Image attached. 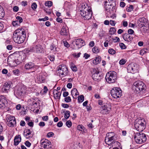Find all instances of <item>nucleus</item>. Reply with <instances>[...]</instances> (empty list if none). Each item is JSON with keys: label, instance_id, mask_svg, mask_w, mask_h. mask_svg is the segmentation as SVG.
Segmentation results:
<instances>
[{"label": "nucleus", "instance_id": "c9c22d12", "mask_svg": "<svg viewBox=\"0 0 149 149\" xmlns=\"http://www.w3.org/2000/svg\"><path fill=\"white\" fill-rule=\"evenodd\" d=\"M116 32V29L114 27H111L110 28L109 32L110 34L112 35L113 34Z\"/></svg>", "mask_w": 149, "mask_h": 149}, {"label": "nucleus", "instance_id": "6e6552de", "mask_svg": "<svg viewBox=\"0 0 149 149\" xmlns=\"http://www.w3.org/2000/svg\"><path fill=\"white\" fill-rule=\"evenodd\" d=\"M92 73V78L95 81H100L102 78V75L101 74L97 68H93Z\"/></svg>", "mask_w": 149, "mask_h": 149}, {"label": "nucleus", "instance_id": "a878e982", "mask_svg": "<svg viewBox=\"0 0 149 149\" xmlns=\"http://www.w3.org/2000/svg\"><path fill=\"white\" fill-rule=\"evenodd\" d=\"M54 94V96L56 99H59L60 98L61 93L58 92L57 90H54L53 91Z\"/></svg>", "mask_w": 149, "mask_h": 149}, {"label": "nucleus", "instance_id": "a211bd4d", "mask_svg": "<svg viewBox=\"0 0 149 149\" xmlns=\"http://www.w3.org/2000/svg\"><path fill=\"white\" fill-rule=\"evenodd\" d=\"M41 144L43 146L44 148H48L50 147L49 145L51 142L47 139H41L40 141Z\"/></svg>", "mask_w": 149, "mask_h": 149}, {"label": "nucleus", "instance_id": "412c9836", "mask_svg": "<svg viewBox=\"0 0 149 149\" xmlns=\"http://www.w3.org/2000/svg\"><path fill=\"white\" fill-rule=\"evenodd\" d=\"M31 131L30 129H27L25 132H24V136L27 139L31 138L33 136L31 134Z\"/></svg>", "mask_w": 149, "mask_h": 149}, {"label": "nucleus", "instance_id": "4be33fe9", "mask_svg": "<svg viewBox=\"0 0 149 149\" xmlns=\"http://www.w3.org/2000/svg\"><path fill=\"white\" fill-rule=\"evenodd\" d=\"M68 31L66 26H63L60 31V33L61 35L66 36L68 34Z\"/></svg>", "mask_w": 149, "mask_h": 149}, {"label": "nucleus", "instance_id": "c03bdc74", "mask_svg": "<svg viewBox=\"0 0 149 149\" xmlns=\"http://www.w3.org/2000/svg\"><path fill=\"white\" fill-rule=\"evenodd\" d=\"M65 101L67 102H69L71 101V99L70 97L68 96L65 97L64 99Z\"/></svg>", "mask_w": 149, "mask_h": 149}, {"label": "nucleus", "instance_id": "0eeeda50", "mask_svg": "<svg viewBox=\"0 0 149 149\" xmlns=\"http://www.w3.org/2000/svg\"><path fill=\"white\" fill-rule=\"evenodd\" d=\"M136 143L139 144H142L145 143L147 139L146 134L142 133H136L134 137Z\"/></svg>", "mask_w": 149, "mask_h": 149}, {"label": "nucleus", "instance_id": "aec40b11", "mask_svg": "<svg viewBox=\"0 0 149 149\" xmlns=\"http://www.w3.org/2000/svg\"><path fill=\"white\" fill-rule=\"evenodd\" d=\"M76 42V46L78 49L85 45V42L83 40L81 39H77Z\"/></svg>", "mask_w": 149, "mask_h": 149}, {"label": "nucleus", "instance_id": "c756f323", "mask_svg": "<svg viewBox=\"0 0 149 149\" xmlns=\"http://www.w3.org/2000/svg\"><path fill=\"white\" fill-rule=\"evenodd\" d=\"M35 71L28 72L27 73V76L29 77L31 79H33L35 77Z\"/></svg>", "mask_w": 149, "mask_h": 149}, {"label": "nucleus", "instance_id": "e2e57ef3", "mask_svg": "<svg viewBox=\"0 0 149 149\" xmlns=\"http://www.w3.org/2000/svg\"><path fill=\"white\" fill-rule=\"evenodd\" d=\"M49 58L50 60L52 61H54V56H49Z\"/></svg>", "mask_w": 149, "mask_h": 149}, {"label": "nucleus", "instance_id": "b1692460", "mask_svg": "<svg viewBox=\"0 0 149 149\" xmlns=\"http://www.w3.org/2000/svg\"><path fill=\"white\" fill-rule=\"evenodd\" d=\"M21 140L20 135H19L18 136H16L14 139V145L15 146L17 145L21 141Z\"/></svg>", "mask_w": 149, "mask_h": 149}, {"label": "nucleus", "instance_id": "2eb2a0df", "mask_svg": "<svg viewBox=\"0 0 149 149\" xmlns=\"http://www.w3.org/2000/svg\"><path fill=\"white\" fill-rule=\"evenodd\" d=\"M24 68L26 70L33 69L34 71H36L38 68V67L33 62H29L25 65Z\"/></svg>", "mask_w": 149, "mask_h": 149}, {"label": "nucleus", "instance_id": "393cba45", "mask_svg": "<svg viewBox=\"0 0 149 149\" xmlns=\"http://www.w3.org/2000/svg\"><path fill=\"white\" fill-rule=\"evenodd\" d=\"M71 95L72 96L73 98L76 99L77 98V96L79 94V93L77 89L76 88L73 89L71 91Z\"/></svg>", "mask_w": 149, "mask_h": 149}, {"label": "nucleus", "instance_id": "dca6fc26", "mask_svg": "<svg viewBox=\"0 0 149 149\" xmlns=\"http://www.w3.org/2000/svg\"><path fill=\"white\" fill-rule=\"evenodd\" d=\"M111 109V106L109 104H107L101 108V112L103 114L108 113Z\"/></svg>", "mask_w": 149, "mask_h": 149}, {"label": "nucleus", "instance_id": "ddd939ff", "mask_svg": "<svg viewBox=\"0 0 149 149\" xmlns=\"http://www.w3.org/2000/svg\"><path fill=\"white\" fill-rule=\"evenodd\" d=\"M138 68V64L135 63H131L128 66L127 70L128 72L133 74L137 72Z\"/></svg>", "mask_w": 149, "mask_h": 149}, {"label": "nucleus", "instance_id": "f257e3e1", "mask_svg": "<svg viewBox=\"0 0 149 149\" xmlns=\"http://www.w3.org/2000/svg\"><path fill=\"white\" fill-rule=\"evenodd\" d=\"M26 36L25 31L23 28H18L14 33L13 38L16 43L20 44L25 40Z\"/></svg>", "mask_w": 149, "mask_h": 149}, {"label": "nucleus", "instance_id": "3c124183", "mask_svg": "<svg viewBox=\"0 0 149 149\" xmlns=\"http://www.w3.org/2000/svg\"><path fill=\"white\" fill-rule=\"evenodd\" d=\"M4 26L3 24L0 22V32H2L3 31Z\"/></svg>", "mask_w": 149, "mask_h": 149}, {"label": "nucleus", "instance_id": "338daca9", "mask_svg": "<svg viewBox=\"0 0 149 149\" xmlns=\"http://www.w3.org/2000/svg\"><path fill=\"white\" fill-rule=\"evenodd\" d=\"M19 10V8L17 6H15L13 7V10L14 11L17 12Z\"/></svg>", "mask_w": 149, "mask_h": 149}, {"label": "nucleus", "instance_id": "4c0bfd02", "mask_svg": "<svg viewBox=\"0 0 149 149\" xmlns=\"http://www.w3.org/2000/svg\"><path fill=\"white\" fill-rule=\"evenodd\" d=\"M11 83L10 82H6L4 84L3 86L9 89L11 87Z\"/></svg>", "mask_w": 149, "mask_h": 149}, {"label": "nucleus", "instance_id": "49530a36", "mask_svg": "<svg viewBox=\"0 0 149 149\" xmlns=\"http://www.w3.org/2000/svg\"><path fill=\"white\" fill-rule=\"evenodd\" d=\"M84 127L82 125H79L77 127V129L79 131H82V130H84Z\"/></svg>", "mask_w": 149, "mask_h": 149}, {"label": "nucleus", "instance_id": "f3484780", "mask_svg": "<svg viewBox=\"0 0 149 149\" xmlns=\"http://www.w3.org/2000/svg\"><path fill=\"white\" fill-rule=\"evenodd\" d=\"M7 103V101L5 97L0 96V108L3 109L5 108Z\"/></svg>", "mask_w": 149, "mask_h": 149}, {"label": "nucleus", "instance_id": "423d86ee", "mask_svg": "<svg viewBox=\"0 0 149 149\" xmlns=\"http://www.w3.org/2000/svg\"><path fill=\"white\" fill-rule=\"evenodd\" d=\"M146 123L144 119H140L135 120L134 126L139 131H142L146 128Z\"/></svg>", "mask_w": 149, "mask_h": 149}, {"label": "nucleus", "instance_id": "de8ad7c7", "mask_svg": "<svg viewBox=\"0 0 149 149\" xmlns=\"http://www.w3.org/2000/svg\"><path fill=\"white\" fill-rule=\"evenodd\" d=\"M81 54V53L80 52L78 53H75L73 54V56L76 58H79Z\"/></svg>", "mask_w": 149, "mask_h": 149}, {"label": "nucleus", "instance_id": "680f3d73", "mask_svg": "<svg viewBox=\"0 0 149 149\" xmlns=\"http://www.w3.org/2000/svg\"><path fill=\"white\" fill-rule=\"evenodd\" d=\"M128 33L129 34H132L134 33V31L132 29H130L128 30Z\"/></svg>", "mask_w": 149, "mask_h": 149}, {"label": "nucleus", "instance_id": "5fc2aeb1", "mask_svg": "<svg viewBox=\"0 0 149 149\" xmlns=\"http://www.w3.org/2000/svg\"><path fill=\"white\" fill-rule=\"evenodd\" d=\"M14 74L16 75H18L19 73V71L18 69H16L13 71Z\"/></svg>", "mask_w": 149, "mask_h": 149}, {"label": "nucleus", "instance_id": "f8f14e48", "mask_svg": "<svg viewBox=\"0 0 149 149\" xmlns=\"http://www.w3.org/2000/svg\"><path fill=\"white\" fill-rule=\"evenodd\" d=\"M42 51V49L41 45H40L34 46L30 48H27L26 49V52L30 53L34 52L37 53H41Z\"/></svg>", "mask_w": 149, "mask_h": 149}, {"label": "nucleus", "instance_id": "1a4fd4ad", "mask_svg": "<svg viewBox=\"0 0 149 149\" xmlns=\"http://www.w3.org/2000/svg\"><path fill=\"white\" fill-rule=\"evenodd\" d=\"M57 69L60 76L62 77L66 76L68 73L67 67L64 65H59Z\"/></svg>", "mask_w": 149, "mask_h": 149}, {"label": "nucleus", "instance_id": "79ce46f5", "mask_svg": "<svg viewBox=\"0 0 149 149\" xmlns=\"http://www.w3.org/2000/svg\"><path fill=\"white\" fill-rule=\"evenodd\" d=\"M127 60L124 59H122L119 61V64L120 65H124L126 62Z\"/></svg>", "mask_w": 149, "mask_h": 149}, {"label": "nucleus", "instance_id": "20e7f679", "mask_svg": "<svg viewBox=\"0 0 149 149\" xmlns=\"http://www.w3.org/2000/svg\"><path fill=\"white\" fill-rule=\"evenodd\" d=\"M117 137L113 132H108L106 134L105 139V142L109 146L112 145L113 146V143L114 141L117 139Z\"/></svg>", "mask_w": 149, "mask_h": 149}, {"label": "nucleus", "instance_id": "58836bf2", "mask_svg": "<svg viewBox=\"0 0 149 149\" xmlns=\"http://www.w3.org/2000/svg\"><path fill=\"white\" fill-rule=\"evenodd\" d=\"M70 112L69 111H67L65 113L64 117L66 119L68 118L70 116Z\"/></svg>", "mask_w": 149, "mask_h": 149}, {"label": "nucleus", "instance_id": "052dcab7", "mask_svg": "<svg viewBox=\"0 0 149 149\" xmlns=\"http://www.w3.org/2000/svg\"><path fill=\"white\" fill-rule=\"evenodd\" d=\"M42 119L44 121H47L48 120V116H44L42 117Z\"/></svg>", "mask_w": 149, "mask_h": 149}, {"label": "nucleus", "instance_id": "9d476101", "mask_svg": "<svg viewBox=\"0 0 149 149\" xmlns=\"http://www.w3.org/2000/svg\"><path fill=\"white\" fill-rule=\"evenodd\" d=\"M111 95L114 98L120 97L122 95V91L119 88L114 87L111 90Z\"/></svg>", "mask_w": 149, "mask_h": 149}, {"label": "nucleus", "instance_id": "6ab92c4d", "mask_svg": "<svg viewBox=\"0 0 149 149\" xmlns=\"http://www.w3.org/2000/svg\"><path fill=\"white\" fill-rule=\"evenodd\" d=\"M26 89L24 86H20L18 88L16 93L19 95H22L23 94H24L25 92Z\"/></svg>", "mask_w": 149, "mask_h": 149}, {"label": "nucleus", "instance_id": "7c9ffc66", "mask_svg": "<svg viewBox=\"0 0 149 149\" xmlns=\"http://www.w3.org/2000/svg\"><path fill=\"white\" fill-rule=\"evenodd\" d=\"M5 13L3 9L1 6H0V19L2 18L4 16Z\"/></svg>", "mask_w": 149, "mask_h": 149}, {"label": "nucleus", "instance_id": "7ed1b4c3", "mask_svg": "<svg viewBox=\"0 0 149 149\" xmlns=\"http://www.w3.org/2000/svg\"><path fill=\"white\" fill-rule=\"evenodd\" d=\"M117 78L116 73L114 71H111L107 73L105 79L107 82L109 84L115 83Z\"/></svg>", "mask_w": 149, "mask_h": 149}, {"label": "nucleus", "instance_id": "37998d69", "mask_svg": "<svg viewBox=\"0 0 149 149\" xmlns=\"http://www.w3.org/2000/svg\"><path fill=\"white\" fill-rule=\"evenodd\" d=\"M113 142L114 143L113 144L114 145V146H116V147H114V148H118V147L120 146V143L119 142L114 141Z\"/></svg>", "mask_w": 149, "mask_h": 149}, {"label": "nucleus", "instance_id": "774afa93", "mask_svg": "<svg viewBox=\"0 0 149 149\" xmlns=\"http://www.w3.org/2000/svg\"><path fill=\"white\" fill-rule=\"evenodd\" d=\"M90 56V55L86 53H85L84 54V57L86 59H87Z\"/></svg>", "mask_w": 149, "mask_h": 149}, {"label": "nucleus", "instance_id": "ea45409f", "mask_svg": "<svg viewBox=\"0 0 149 149\" xmlns=\"http://www.w3.org/2000/svg\"><path fill=\"white\" fill-rule=\"evenodd\" d=\"M109 53L113 55L116 53L115 51L112 49H110L108 50Z\"/></svg>", "mask_w": 149, "mask_h": 149}, {"label": "nucleus", "instance_id": "bf43d9fd", "mask_svg": "<svg viewBox=\"0 0 149 149\" xmlns=\"http://www.w3.org/2000/svg\"><path fill=\"white\" fill-rule=\"evenodd\" d=\"M61 106L64 108H67L69 107V106L68 104H62Z\"/></svg>", "mask_w": 149, "mask_h": 149}, {"label": "nucleus", "instance_id": "69168bd1", "mask_svg": "<svg viewBox=\"0 0 149 149\" xmlns=\"http://www.w3.org/2000/svg\"><path fill=\"white\" fill-rule=\"evenodd\" d=\"M63 124L62 122L60 121L58 122L57 124V126L58 127H61L63 125Z\"/></svg>", "mask_w": 149, "mask_h": 149}, {"label": "nucleus", "instance_id": "4d7b16f0", "mask_svg": "<svg viewBox=\"0 0 149 149\" xmlns=\"http://www.w3.org/2000/svg\"><path fill=\"white\" fill-rule=\"evenodd\" d=\"M112 0H105L104 1V5H105L107 4H111V2H112Z\"/></svg>", "mask_w": 149, "mask_h": 149}, {"label": "nucleus", "instance_id": "c85d7f7f", "mask_svg": "<svg viewBox=\"0 0 149 149\" xmlns=\"http://www.w3.org/2000/svg\"><path fill=\"white\" fill-rule=\"evenodd\" d=\"M101 60V59L100 56H99L96 57L93 60V63L95 65L97 64L100 63Z\"/></svg>", "mask_w": 149, "mask_h": 149}, {"label": "nucleus", "instance_id": "5701e85b", "mask_svg": "<svg viewBox=\"0 0 149 149\" xmlns=\"http://www.w3.org/2000/svg\"><path fill=\"white\" fill-rule=\"evenodd\" d=\"M123 38L125 41L128 42H131L133 40V38L127 33H125L123 35Z\"/></svg>", "mask_w": 149, "mask_h": 149}, {"label": "nucleus", "instance_id": "8fccbe9b", "mask_svg": "<svg viewBox=\"0 0 149 149\" xmlns=\"http://www.w3.org/2000/svg\"><path fill=\"white\" fill-rule=\"evenodd\" d=\"M54 135V134L53 132H50L47 133V136L48 138H49L51 136H53Z\"/></svg>", "mask_w": 149, "mask_h": 149}, {"label": "nucleus", "instance_id": "f704fd0d", "mask_svg": "<svg viewBox=\"0 0 149 149\" xmlns=\"http://www.w3.org/2000/svg\"><path fill=\"white\" fill-rule=\"evenodd\" d=\"M9 89L8 88H5L4 86L2 87L0 91V92L1 93H7L8 92Z\"/></svg>", "mask_w": 149, "mask_h": 149}, {"label": "nucleus", "instance_id": "39448f33", "mask_svg": "<svg viewBox=\"0 0 149 149\" xmlns=\"http://www.w3.org/2000/svg\"><path fill=\"white\" fill-rule=\"evenodd\" d=\"M144 84L142 81H137L134 83L132 89L135 93L138 94L144 89Z\"/></svg>", "mask_w": 149, "mask_h": 149}, {"label": "nucleus", "instance_id": "6e6d98bb", "mask_svg": "<svg viewBox=\"0 0 149 149\" xmlns=\"http://www.w3.org/2000/svg\"><path fill=\"white\" fill-rule=\"evenodd\" d=\"M120 46L122 49H125L126 48L125 45L123 43H120L119 44Z\"/></svg>", "mask_w": 149, "mask_h": 149}, {"label": "nucleus", "instance_id": "4468645a", "mask_svg": "<svg viewBox=\"0 0 149 149\" xmlns=\"http://www.w3.org/2000/svg\"><path fill=\"white\" fill-rule=\"evenodd\" d=\"M6 120L7 121L8 126L10 127H13L16 124V121L15 118L14 116H12L10 115H8L6 116Z\"/></svg>", "mask_w": 149, "mask_h": 149}, {"label": "nucleus", "instance_id": "9b49d317", "mask_svg": "<svg viewBox=\"0 0 149 149\" xmlns=\"http://www.w3.org/2000/svg\"><path fill=\"white\" fill-rule=\"evenodd\" d=\"M7 62L8 63L13 66H16L17 64H18L20 62V61H18L17 62L16 57L15 53L11 54L8 56Z\"/></svg>", "mask_w": 149, "mask_h": 149}, {"label": "nucleus", "instance_id": "e433bc0d", "mask_svg": "<svg viewBox=\"0 0 149 149\" xmlns=\"http://www.w3.org/2000/svg\"><path fill=\"white\" fill-rule=\"evenodd\" d=\"M45 5L46 6L50 7L52 5V2L50 1H46L45 3Z\"/></svg>", "mask_w": 149, "mask_h": 149}, {"label": "nucleus", "instance_id": "473e14b6", "mask_svg": "<svg viewBox=\"0 0 149 149\" xmlns=\"http://www.w3.org/2000/svg\"><path fill=\"white\" fill-rule=\"evenodd\" d=\"M78 100L79 102H82L84 100V97L83 95H81L78 97Z\"/></svg>", "mask_w": 149, "mask_h": 149}, {"label": "nucleus", "instance_id": "bb28decb", "mask_svg": "<svg viewBox=\"0 0 149 149\" xmlns=\"http://www.w3.org/2000/svg\"><path fill=\"white\" fill-rule=\"evenodd\" d=\"M104 8L105 10L108 12H111L112 11V8H113V7L111 6V4H106L104 5Z\"/></svg>", "mask_w": 149, "mask_h": 149}, {"label": "nucleus", "instance_id": "2f4dec72", "mask_svg": "<svg viewBox=\"0 0 149 149\" xmlns=\"http://www.w3.org/2000/svg\"><path fill=\"white\" fill-rule=\"evenodd\" d=\"M92 51L94 53H98L100 52V49L98 47H94L92 49Z\"/></svg>", "mask_w": 149, "mask_h": 149}, {"label": "nucleus", "instance_id": "13d9d810", "mask_svg": "<svg viewBox=\"0 0 149 149\" xmlns=\"http://www.w3.org/2000/svg\"><path fill=\"white\" fill-rule=\"evenodd\" d=\"M71 68L72 70L74 71H76L77 70V68L75 65L71 66Z\"/></svg>", "mask_w": 149, "mask_h": 149}, {"label": "nucleus", "instance_id": "09e8293b", "mask_svg": "<svg viewBox=\"0 0 149 149\" xmlns=\"http://www.w3.org/2000/svg\"><path fill=\"white\" fill-rule=\"evenodd\" d=\"M113 40L114 42H116L120 41V39L118 37H116L115 38H113Z\"/></svg>", "mask_w": 149, "mask_h": 149}, {"label": "nucleus", "instance_id": "603ef678", "mask_svg": "<svg viewBox=\"0 0 149 149\" xmlns=\"http://www.w3.org/2000/svg\"><path fill=\"white\" fill-rule=\"evenodd\" d=\"M37 5L35 3H33L31 5L32 8L33 10L37 8Z\"/></svg>", "mask_w": 149, "mask_h": 149}, {"label": "nucleus", "instance_id": "cd10ccee", "mask_svg": "<svg viewBox=\"0 0 149 149\" xmlns=\"http://www.w3.org/2000/svg\"><path fill=\"white\" fill-rule=\"evenodd\" d=\"M45 80V78L41 75H39L36 81L38 83H41Z\"/></svg>", "mask_w": 149, "mask_h": 149}, {"label": "nucleus", "instance_id": "864d4df0", "mask_svg": "<svg viewBox=\"0 0 149 149\" xmlns=\"http://www.w3.org/2000/svg\"><path fill=\"white\" fill-rule=\"evenodd\" d=\"M110 25L113 26H115L116 22L115 21L113 20H110Z\"/></svg>", "mask_w": 149, "mask_h": 149}, {"label": "nucleus", "instance_id": "0e129e2a", "mask_svg": "<svg viewBox=\"0 0 149 149\" xmlns=\"http://www.w3.org/2000/svg\"><path fill=\"white\" fill-rule=\"evenodd\" d=\"M25 144L26 146L29 147L31 145V143H30V142L28 141H26L25 143Z\"/></svg>", "mask_w": 149, "mask_h": 149}, {"label": "nucleus", "instance_id": "a18cd8bd", "mask_svg": "<svg viewBox=\"0 0 149 149\" xmlns=\"http://www.w3.org/2000/svg\"><path fill=\"white\" fill-rule=\"evenodd\" d=\"M66 124L68 127H70L72 125L71 122L70 120H68L66 122Z\"/></svg>", "mask_w": 149, "mask_h": 149}, {"label": "nucleus", "instance_id": "a19ab883", "mask_svg": "<svg viewBox=\"0 0 149 149\" xmlns=\"http://www.w3.org/2000/svg\"><path fill=\"white\" fill-rule=\"evenodd\" d=\"M16 19L17 20V22H19V23H20L23 22V19L20 16L17 17Z\"/></svg>", "mask_w": 149, "mask_h": 149}, {"label": "nucleus", "instance_id": "72a5a7b5", "mask_svg": "<svg viewBox=\"0 0 149 149\" xmlns=\"http://www.w3.org/2000/svg\"><path fill=\"white\" fill-rule=\"evenodd\" d=\"M133 6L132 5H130L129 7L127 8L126 10L128 12H130L133 10Z\"/></svg>", "mask_w": 149, "mask_h": 149}, {"label": "nucleus", "instance_id": "f03ea898", "mask_svg": "<svg viewBox=\"0 0 149 149\" xmlns=\"http://www.w3.org/2000/svg\"><path fill=\"white\" fill-rule=\"evenodd\" d=\"M90 6L86 3L83 4L81 6L80 14L85 19H89L92 17V11Z\"/></svg>", "mask_w": 149, "mask_h": 149}]
</instances>
